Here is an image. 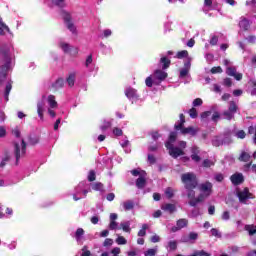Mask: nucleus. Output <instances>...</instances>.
<instances>
[{"mask_svg": "<svg viewBox=\"0 0 256 256\" xmlns=\"http://www.w3.org/2000/svg\"><path fill=\"white\" fill-rule=\"evenodd\" d=\"M57 109H59V103H57V98L53 94L42 95V98L37 102V113L40 121L45 120L46 111L52 119H55L57 117Z\"/></svg>", "mask_w": 256, "mask_h": 256, "instance_id": "1", "label": "nucleus"}, {"mask_svg": "<svg viewBox=\"0 0 256 256\" xmlns=\"http://www.w3.org/2000/svg\"><path fill=\"white\" fill-rule=\"evenodd\" d=\"M13 44H5L1 47L0 57L3 59L4 65L0 67V83L7 78V71L13 69Z\"/></svg>", "mask_w": 256, "mask_h": 256, "instance_id": "2", "label": "nucleus"}, {"mask_svg": "<svg viewBox=\"0 0 256 256\" xmlns=\"http://www.w3.org/2000/svg\"><path fill=\"white\" fill-rule=\"evenodd\" d=\"M177 140V132H171L168 141L165 143V147L169 152V155L173 157V159H177V157H181V155H185L183 149L187 147V142L180 141L178 142L179 147H175L174 143Z\"/></svg>", "mask_w": 256, "mask_h": 256, "instance_id": "3", "label": "nucleus"}, {"mask_svg": "<svg viewBox=\"0 0 256 256\" xmlns=\"http://www.w3.org/2000/svg\"><path fill=\"white\" fill-rule=\"evenodd\" d=\"M181 181L188 192L187 193L188 199L190 200L194 199L195 190L193 189H195L199 184V181L197 180V176L194 173L188 172V173L182 174Z\"/></svg>", "mask_w": 256, "mask_h": 256, "instance_id": "4", "label": "nucleus"}, {"mask_svg": "<svg viewBox=\"0 0 256 256\" xmlns=\"http://www.w3.org/2000/svg\"><path fill=\"white\" fill-rule=\"evenodd\" d=\"M198 188L200 195L198 198L190 199L189 205H191V207H196L198 203L205 201V199H207V197L211 196V193H213V184L209 181L200 184Z\"/></svg>", "mask_w": 256, "mask_h": 256, "instance_id": "5", "label": "nucleus"}, {"mask_svg": "<svg viewBox=\"0 0 256 256\" xmlns=\"http://www.w3.org/2000/svg\"><path fill=\"white\" fill-rule=\"evenodd\" d=\"M12 135L16 137L17 139H20L19 142L15 143V157L16 161H19L21 155H25V151L27 149V145L25 144V140L21 138V128L20 127H15L12 130Z\"/></svg>", "mask_w": 256, "mask_h": 256, "instance_id": "6", "label": "nucleus"}, {"mask_svg": "<svg viewBox=\"0 0 256 256\" xmlns=\"http://www.w3.org/2000/svg\"><path fill=\"white\" fill-rule=\"evenodd\" d=\"M167 79V72L161 69H156L152 75L145 79L146 87H153V85H161Z\"/></svg>", "mask_w": 256, "mask_h": 256, "instance_id": "7", "label": "nucleus"}, {"mask_svg": "<svg viewBox=\"0 0 256 256\" xmlns=\"http://www.w3.org/2000/svg\"><path fill=\"white\" fill-rule=\"evenodd\" d=\"M184 124H185V116L183 114H180V121H178L175 124L176 131H181L182 135H192V136L197 135V132L199 131V129L194 127L184 128L183 127Z\"/></svg>", "mask_w": 256, "mask_h": 256, "instance_id": "8", "label": "nucleus"}, {"mask_svg": "<svg viewBox=\"0 0 256 256\" xmlns=\"http://www.w3.org/2000/svg\"><path fill=\"white\" fill-rule=\"evenodd\" d=\"M90 191L89 184H87V182H81L75 188V193L73 194L74 201H79L80 199L87 197V193Z\"/></svg>", "mask_w": 256, "mask_h": 256, "instance_id": "9", "label": "nucleus"}, {"mask_svg": "<svg viewBox=\"0 0 256 256\" xmlns=\"http://www.w3.org/2000/svg\"><path fill=\"white\" fill-rule=\"evenodd\" d=\"M60 15L66 23L67 29L70 30V33L77 35V27H75V24H73V14L71 12H67L66 10H62Z\"/></svg>", "mask_w": 256, "mask_h": 256, "instance_id": "10", "label": "nucleus"}, {"mask_svg": "<svg viewBox=\"0 0 256 256\" xmlns=\"http://www.w3.org/2000/svg\"><path fill=\"white\" fill-rule=\"evenodd\" d=\"M58 47L63 51V53H67L68 55H72L75 57V55H79V48L72 46L71 44L60 40L58 42Z\"/></svg>", "mask_w": 256, "mask_h": 256, "instance_id": "11", "label": "nucleus"}, {"mask_svg": "<svg viewBox=\"0 0 256 256\" xmlns=\"http://www.w3.org/2000/svg\"><path fill=\"white\" fill-rule=\"evenodd\" d=\"M131 174L134 177H139L136 180V187H138V189H143V187H145V183H146L145 176L147 175L145 173V171L139 170V169H134L131 171Z\"/></svg>", "mask_w": 256, "mask_h": 256, "instance_id": "12", "label": "nucleus"}, {"mask_svg": "<svg viewBox=\"0 0 256 256\" xmlns=\"http://www.w3.org/2000/svg\"><path fill=\"white\" fill-rule=\"evenodd\" d=\"M235 113H237V104H235V102H230L228 111H224L222 113V119H227V121H231V119L235 117Z\"/></svg>", "mask_w": 256, "mask_h": 256, "instance_id": "13", "label": "nucleus"}, {"mask_svg": "<svg viewBox=\"0 0 256 256\" xmlns=\"http://www.w3.org/2000/svg\"><path fill=\"white\" fill-rule=\"evenodd\" d=\"M125 96L131 103H137L139 101V93H137V90L133 87H127L124 91Z\"/></svg>", "mask_w": 256, "mask_h": 256, "instance_id": "14", "label": "nucleus"}, {"mask_svg": "<svg viewBox=\"0 0 256 256\" xmlns=\"http://www.w3.org/2000/svg\"><path fill=\"white\" fill-rule=\"evenodd\" d=\"M237 197L239 198L240 203H247V199H253V194L249 193L248 188L237 191Z\"/></svg>", "mask_w": 256, "mask_h": 256, "instance_id": "15", "label": "nucleus"}, {"mask_svg": "<svg viewBox=\"0 0 256 256\" xmlns=\"http://www.w3.org/2000/svg\"><path fill=\"white\" fill-rule=\"evenodd\" d=\"M226 73L230 77H234V79H236V81H241L243 79V74L237 72V68H235V67H227Z\"/></svg>", "mask_w": 256, "mask_h": 256, "instance_id": "16", "label": "nucleus"}, {"mask_svg": "<svg viewBox=\"0 0 256 256\" xmlns=\"http://www.w3.org/2000/svg\"><path fill=\"white\" fill-rule=\"evenodd\" d=\"M9 35L10 39H13V32H11V29H9V26H7L3 19L0 18V35Z\"/></svg>", "mask_w": 256, "mask_h": 256, "instance_id": "17", "label": "nucleus"}, {"mask_svg": "<svg viewBox=\"0 0 256 256\" xmlns=\"http://www.w3.org/2000/svg\"><path fill=\"white\" fill-rule=\"evenodd\" d=\"M199 237V234L195 232H190L188 236H183L181 238L182 243H195Z\"/></svg>", "mask_w": 256, "mask_h": 256, "instance_id": "18", "label": "nucleus"}, {"mask_svg": "<svg viewBox=\"0 0 256 256\" xmlns=\"http://www.w3.org/2000/svg\"><path fill=\"white\" fill-rule=\"evenodd\" d=\"M191 70V60H188L184 63V67L180 69V79H185L189 75V71Z\"/></svg>", "mask_w": 256, "mask_h": 256, "instance_id": "19", "label": "nucleus"}, {"mask_svg": "<svg viewBox=\"0 0 256 256\" xmlns=\"http://www.w3.org/2000/svg\"><path fill=\"white\" fill-rule=\"evenodd\" d=\"M65 85V80L63 78H58L54 83L49 86L52 91H59Z\"/></svg>", "mask_w": 256, "mask_h": 256, "instance_id": "20", "label": "nucleus"}, {"mask_svg": "<svg viewBox=\"0 0 256 256\" xmlns=\"http://www.w3.org/2000/svg\"><path fill=\"white\" fill-rule=\"evenodd\" d=\"M189 221L187 219H180L177 221L176 226L172 227V232L175 233L185 227H187Z\"/></svg>", "mask_w": 256, "mask_h": 256, "instance_id": "21", "label": "nucleus"}, {"mask_svg": "<svg viewBox=\"0 0 256 256\" xmlns=\"http://www.w3.org/2000/svg\"><path fill=\"white\" fill-rule=\"evenodd\" d=\"M191 159L192 161H195L196 163H199V161H201V157L199 156L200 150L199 147L197 146H193L191 148Z\"/></svg>", "mask_w": 256, "mask_h": 256, "instance_id": "22", "label": "nucleus"}, {"mask_svg": "<svg viewBox=\"0 0 256 256\" xmlns=\"http://www.w3.org/2000/svg\"><path fill=\"white\" fill-rule=\"evenodd\" d=\"M83 235H85V230H83V228H78L74 234V237L79 245H83Z\"/></svg>", "mask_w": 256, "mask_h": 256, "instance_id": "23", "label": "nucleus"}, {"mask_svg": "<svg viewBox=\"0 0 256 256\" xmlns=\"http://www.w3.org/2000/svg\"><path fill=\"white\" fill-rule=\"evenodd\" d=\"M230 179L233 185H241V183L244 181L243 174L241 173L233 174Z\"/></svg>", "mask_w": 256, "mask_h": 256, "instance_id": "24", "label": "nucleus"}, {"mask_svg": "<svg viewBox=\"0 0 256 256\" xmlns=\"http://www.w3.org/2000/svg\"><path fill=\"white\" fill-rule=\"evenodd\" d=\"M45 3H50L51 5H55L56 7H67V0H44Z\"/></svg>", "mask_w": 256, "mask_h": 256, "instance_id": "25", "label": "nucleus"}, {"mask_svg": "<svg viewBox=\"0 0 256 256\" xmlns=\"http://www.w3.org/2000/svg\"><path fill=\"white\" fill-rule=\"evenodd\" d=\"M162 211H167L168 213H175L177 211V207L175 204H163L161 206Z\"/></svg>", "mask_w": 256, "mask_h": 256, "instance_id": "26", "label": "nucleus"}, {"mask_svg": "<svg viewBox=\"0 0 256 256\" xmlns=\"http://www.w3.org/2000/svg\"><path fill=\"white\" fill-rule=\"evenodd\" d=\"M239 27L242 31H249V27H251V24L249 23V20L241 18L239 22Z\"/></svg>", "mask_w": 256, "mask_h": 256, "instance_id": "27", "label": "nucleus"}, {"mask_svg": "<svg viewBox=\"0 0 256 256\" xmlns=\"http://www.w3.org/2000/svg\"><path fill=\"white\" fill-rule=\"evenodd\" d=\"M77 77V73L76 72H71L67 79H66V83L70 86L73 87V85H75V78Z\"/></svg>", "mask_w": 256, "mask_h": 256, "instance_id": "28", "label": "nucleus"}, {"mask_svg": "<svg viewBox=\"0 0 256 256\" xmlns=\"http://www.w3.org/2000/svg\"><path fill=\"white\" fill-rule=\"evenodd\" d=\"M160 65H162V69H169V65H171V60H169L167 57L162 56L160 58Z\"/></svg>", "mask_w": 256, "mask_h": 256, "instance_id": "29", "label": "nucleus"}, {"mask_svg": "<svg viewBox=\"0 0 256 256\" xmlns=\"http://www.w3.org/2000/svg\"><path fill=\"white\" fill-rule=\"evenodd\" d=\"M120 229H122L125 233H131V222L129 221L121 222Z\"/></svg>", "mask_w": 256, "mask_h": 256, "instance_id": "30", "label": "nucleus"}, {"mask_svg": "<svg viewBox=\"0 0 256 256\" xmlns=\"http://www.w3.org/2000/svg\"><path fill=\"white\" fill-rule=\"evenodd\" d=\"M112 124H113V119L104 120L103 124L100 126L101 131H107V129H110Z\"/></svg>", "mask_w": 256, "mask_h": 256, "instance_id": "31", "label": "nucleus"}, {"mask_svg": "<svg viewBox=\"0 0 256 256\" xmlns=\"http://www.w3.org/2000/svg\"><path fill=\"white\" fill-rule=\"evenodd\" d=\"M167 251H175L177 249V241L175 240H170L166 245H165Z\"/></svg>", "mask_w": 256, "mask_h": 256, "instance_id": "32", "label": "nucleus"}, {"mask_svg": "<svg viewBox=\"0 0 256 256\" xmlns=\"http://www.w3.org/2000/svg\"><path fill=\"white\" fill-rule=\"evenodd\" d=\"M204 11H213V0H204Z\"/></svg>", "mask_w": 256, "mask_h": 256, "instance_id": "33", "label": "nucleus"}, {"mask_svg": "<svg viewBox=\"0 0 256 256\" xmlns=\"http://www.w3.org/2000/svg\"><path fill=\"white\" fill-rule=\"evenodd\" d=\"M85 67L87 69H90V71L93 69V55H88L85 61Z\"/></svg>", "mask_w": 256, "mask_h": 256, "instance_id": "34", "label": "nucleus"}, {"mask_svg": "<svg viewBox=\"0 0 256 256\" xmlns=\"http://www.w3.org/2000/svg\"><path fill=\"white\" fill-rule=\"evenodd\" d=\"M120 145L121 147H123V149H125V153H131V149L127 148L129 147V140H127V138H124L123 140H121Z\"/></svg>", "mask_w": 256, "mask_h": 256, "instance_id": "35", "label": "nucleus"}, {"mask_svg": "<svg viewBox=\"0 0 256 256\" xmlns=\"http://www.w3.org/2000/svg\"><path fill=\"white\" fill-rule=\"evenodd\" d=\"M147 229H149V224H143L138 232V237H145L147 235Z\"/></svg>", "mask_w": 256, "mask_h": 256, "instance_id": "36", "label": "nucleus"}, {"mask_svg": "<svg viewBox=\"0 0 256 256\" xmlns=\"http://www.w3.org/2000/svg\"><path fill=\"white\" fill-rule=\"evenodd\" d=\"M251 159V154L247 152H242L239 161H243L244 163H247Z\"/></svg>", "mask_w": 256, "mask_h": 256, "instance_id": "37", "label": "nucleus"}, {"mask_svg": "<svg viewBox=\"0 0 256 256\" xmlns=\"http://www.w3.org/2000/svg\"><path fill=\"white\" fill-rule=\"evenodd\" d=\"M113 35V31L111 29H104L100 35L101 39H107Z\"/></svg>", "mask_w": 256, "mask_h": 256, "instance_id": "38", "label": "nucleus"}, {"mask_svg": "<svg viewBox=\"0 0 256 256\" xmlns=\"http://www.w3.org/2000/svg\"><path fill=\"white\" fill-rule=\"evenodd\" d=\"M11 89H12L11 82H8L6 84L5 93H4V99L6 101H9V93H11Z\"/></svg>", "mask_w": 256, "mask_h": 256, "instance_id": "39", "label": "nucleus"}, {"mask_svg": "<svg viewBox=\"0 0 256 256\" xmlns=\"http://www.w3.org/2000/svg\"><path fill=\"white\" fill-rule=\"evenodd\" d=\"M245 231H248L249 235H255L256 233V225H246Z\"/></svg>", "mask_w": 256, "mask_h": 256, "instance_id": "40", "label": "nucleus"}, {"mask_svg": "<svg viewBox=\"0 0 256 256\" xmlns=\"http://www.w3.org/2000/svg\"><path fill=\"white\" fill-rule=\"evenodd\" d=\"M249 135H254L253 137V143L256 145V126H250L248 128Z\"/></svg>", "mask_w": 256, "mask_h": 256, "instance_id": "41", "label": "nucleus"}, {"mask_svg": "<svg viewBox=\"0 0 256 256\" xmlns=\"http://www.w3.org/2000/svg\"><path fill=\"white\" fill-rule=\"evenodd\" d=\"M185 57H189V52H187V50H182L176 54L177 59H185Z\"/></svg>", "mask_w": 256, "mask_h": 256, "instance_id": "42", "label": "nucleus"}, {"mask_svg": "<svg viewBox=\"0 0 256 256\" xmlns=\"http://www.w3.org/2000/svg\"><path fill=\"white\" fill-rule=\"evenodd\" d=\"M157 251H158V248H157V247H155V248H150V249H148V250L144 253V255H145V256H155V255H157Z\"/></svg>", "mask_w": 256, "mask_h": 256, "instance_id": "43", "label": "nucleus"}, {"mask_svg": "<svg viewBox=\"0 0 256 256\" xmlns=\"http://www.w3.org/2000/svg\"><path fill=\"white\" fill-rule=\"evenodd\" d=\"M133 207H134L133 201H126L123 203V208L125 209V211H131Z\"/></svg>", "mask_w": 256, "mask_h": 256, "instance_id": "44", "label": "nucleus"}, {"mask_svg": "<svg viewBox=\"0 0 256 256\" xmlns=\"http://www.w3.org/2000/svg\"><path fill=\"white\" fill-rule=\"evenodd\" d=\"M9 159H11V155L6 154L5 157L2 158V161L0 162V168L5 167V165H7V162H9Z\"/></svg>", "mask_w": 256, "mask_h": 256, "instance_id": "45", "label": "nucleus"}, {"mask_svg": "<svg viewBox=\"0 0 256 256\" xmlns=\"http://www.w3.org/2000/svg\"><path fill=\"white\" fill-rule=\"evenodd\" d=\"M115 241L117 245H127V239L123 236H118Z\"/></svg>", "mask_w": 256, "mask_h": 256, "instance_id": "46", "label": "nucleus"}, {"mask_svg": "<svg viewBox=\"0 0 256 256\" xmlns=\"http://www.w3.org/2000/svg\"><path fill=\"white\" fill-rule=\"evenodd\" d=\"M109 229L111 231H115V230L121 229V228L119 227V223H117L116 221H110Z\"/></svg>", "mask_w": 256, "mask_h": 256, "instance_id": "47", "label": "nucleus"}, {"mask_svg": "<svg viewBox=\"0 0 256 256\" xmlns=\"http://www.w3.org/2000/svg\"><path fill=\"white\" fill-rule=\"evenodd\" d=\"M165 195L168 199H171V197H173V195H175V191L173 190V188H167L165 190Z\"/></svg>", "mask_w": 256, "mask_h": 256, "instance_id": "48", "label": "nucleus"}, {"mask_svg": "<svg viewBox=\"0 0 256 256\" xmlns=\"http://www.w3.org/2000/svg\"><path fill=\"white\" fill-rule=\"evenodd\" d=\"M94 191H103V185L100 182H97L92 185Z\"/></svg>", "mask_w": 256, "mask_h": 256, "instance_id": "49", "label": "nucleus"}, {"mask_svg": "<svg viewBox=\"0 0 256 256\" xmlns=\"http://www.w3.org/2000/svg\"><path fill=\"white\" fill-rule=\"evenodd\" d=\"M203 167H213L215 165V161L206 159L203 161Z\"/></svg>", "mask_w": 256, "mask_h": 256, "instance_id": "50", "label": "nucleus"}, {"mask_svg": "<svg viewBox=\"0 0 256 256\" xmlns=\"http://www.w3.org/2000/svg\"><path fill=\"white\" fill-rule=\"evenodd\" d=\"M212 145H214V147H219V145H223V141H221L219 137H216L212 140Z\"/></svg>", "mask_w": 256, "mask_h": 256, "instance_id": "51", "label": "nucleus"}, {"mask_svg": "<svg viewBox=\"0 0 256 256\" xmlns=\"http://www.w3.org/2000/svg\"><path fill=\"white\" fill-rule=\"evenodd\" d=\"M7 136V128L5 126H0V139Z\"/></svg>", "mask_w": 256, "mask_h": 256, "instance_id": "52", "label": "nucleus"}, {"mask_svg": "<svg viewBox=\"0 0 256 256\" xmlns=\"http://www.w3.org/2000/svg\"><path fill=\"white\" fill-rule=\"evenodd\" d=\"M110 253L112 256H119L121 254V248L115 247L111 250Z\"/></svg>", "mask_w": 256, "mask_h": 256, "instance_id": "53", "label": "nucleus"}, {"mask_svg": "<svg viewBox=\"0 0 256 256\" xmlns=\"http://www.w3.org/2000/svg\"><path fill=\"white\" fill-rule=\"evenodd\" d=\"M81 256H93V254H91V251L87 249V246H84L82 248Z\"/></svg>", "mask_w": 256, "mask_h": 256, "instance_id": "54", "label": "nucleus"}, {"mask_svg": "<svg viewBox=\"0 0 256 256\" xmlns=\"http://www.w3.org/2000/svg\"><path fill=\"white\" fill-rule=\"evenodd\" d=\"M203 105V100L201 98H196L193 101V107H201Z\"/></svg>", "mask_w": 256, "mask_h": 256, "instance_id": "55", "label": "nucleus"}, {"mask_svg": "<svg viewBox=\"0 0 256 256\" xmlns=\"http://www.w3.org/2000/svg\"><path fill=\"white\" fill-rule=\"evenodd\" d=\"M219 119H223L222 114L220 115L219 112H215V113L212 115V121H214L215 123H217V121H218Z\"/></svg>", "mask_w": 256, "mask_h": 256, "instance_id": "56", "label": "nucleus"}, {"mask_svg": "<svg viewBox=\"0 0 256 256\" xmlns=\"http://www.w3.org/2000/svg\"><path fill=\"white\" fill-rule=\"evenodd\" d=\"M211 73H212L213 75H215V73H223V69L221 68V66L213 67V68L211 69Z\"/></svg>", "mask_w": 256, "mask_h": 256, "instance_id": "57", "label": "nucleus"}, {"mask_svg": "<svg viewBox=\"0 0 256 256\" xmlns=\"http://www.w3.org/2000/svg\"><path fill=\"white\" fill-rule=\"evenodd\" d=\"M113 134L116 135V137H121V135H123V130H121L120 128H114Z\"/></svg>", "mask_w": 256, "mask_h": 256, "instance_id": "58", "label": "nucleus"}, {"mask_svg": "<svg viewBox=\"0 0 256 256\" xmlns=\"http://www.w3.org/2000/svg\"><path fill=\"white\" fill-rule=\"evenodd\" d=\"M211 235H213V237H221V232L215 228L211 229Z\"/></svg>", "mask_w": 256, "mask_h": 256, "instance_id": "59", "label": "nucleus"}, {"mask_svg": "<svg viewBox=\"0 0 256 256\" xmlns=\"http://www.w3.org/2000/svg\"><path fill=\"white\" fill-rule=\"evenodd\" d=\"M205 59H206L207 63H213L214 56L211 53H207L205 55Z\"/></svg>", "mask_w": 256, "mask_h": 256, "instance_id": "60", "label": "nucleus"}, {"mask_svg": "<svg viewBox=\"0 0 256 256\" xmlns=\"http://www.w3.org/2000/svg\"><path fill=\"white\" fill-rule=\"evenodd\" d=\"M189 115L192 119H196L197 117V110L195 108L190 109Z\"/></svg>", "mask_w": 256, "mask_h": 256, "instance_id": "61", "label": "nucleus"}, {"mask_svg": "<svg viewBox=\"0 0 256 256\" xmlns=\"http://www.w3.org/2000/svg\"><path fill=\"white\" fill-rule=\"evenodd\" d=\"M160 137H161V134H159V132H157V131L152 132L153 141H159Z\"/></svg>", "mask_w": 256, "mask_h": 256, "instance_id": "62", "label": "nucleus"}, {"mask_svg": "<svg viewBox=\"0 0 256 256\" xmlns=\"http://www.w3.org/2000/svg\"><path fill=\"white\" fill-rule=\"evenodd\" d=\"M214 179H215V181H218V183H221V181H223V179H224V176H223V174L218 173L214 176Z\"/></svg>", "mask_w": 256, "mask_h": 256, "instance_id": "63", "label": "nucleus"}, {"mask_svg": "<svg viewBox=\"0 0 256 256\" xmlns=\"http://www.w3.org/2000/svg\"><path fill=\"white\" fill-rule=\"evenodd\" d=\"M88 181H95V171L91 170L88 174Z\"/></svg>", "mask_w": 256, "mask_h": 256, "instance_id": "64", "label": "nucleus"}]
</instances>
